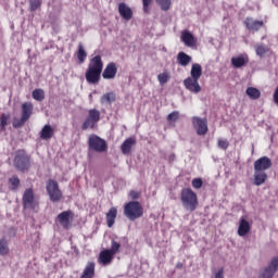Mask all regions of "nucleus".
<instances>
[{"label": "nucleus", "instance_id": "nucleus-5", "mask_svg": "<svg viewBox=\"0 0 278 278\" xmlns=\"http://www.w3.org/2000/svg\"><path fill=\"white\" fill-rule=\"evenodd\" d=\"M88 147L90 151H96V153H105L108 151V142L97 135L89 136Z\"/></svg>", "mask_w": 278, "mask_h": 278}, {"label": "nucleus", "instance_id": "nucleus-36", "mask_svg": "<svg viewBox=\"0 0 278 278\" xmlns=\"http://www.w3.org/2000/svg\"><path fill=\"white\" fill-rule=\"evenodd\" d=\"M113 255H116L121 251V244L116 240L111 241V249H109Z\"/></svg>", "mask_w": 278, "mask_h": 278}, {"label": "nucleus", "instance_id": "nucleus-7", "mask_svg": "<svg viewBox=\"0 0 278 278\" xmlns=\"http://www.w3.org/2000/svg\"><path fill=\"white\" fill-rule=\"evenodd\" d=\"M46 190L52 203H59V201L62 200V191L60 190V185H58V181L49 180Z\"/></svg>", "mask_w": 278, "mask_h": 278}, {"label": "nucleus", "instance_id": "nucleus-10", "mask_svg": "<svg viewBox=\"0 0 278 278\" xmlns=\"http://www.w3.org/2000/svg\"><path fill=\"white\" fill-rule=\"evenodd\" d=\"M193 129H195L198 136H205L207 134V119L198 116L192 117Z\"/></svg>", "mask_w": 278, "mask_h": 278}, {"label": "nucleus", "instance_id": "nucleus-20", "mask_svg": "<svg viewBox=\"0 0 278 278\" xmlns=\"http://www.w3.org/2000/svg\"><path fill=\"white\" fill-rule=\"evenodd\" d=\"M31 114H34V104L31 102H25L22 104V118L23 121H29Z\"/></svg>", "mask_w": 278, "mask_h": 278}, {"label": "nucleus", "instance_id": "nucleus-44", "mask_svg": "<svg viewBox=\"0 0 278 278\" xmlns=\"http://www.w3.org/2000/svg\"><path fill=\"white\" fill-rule=\"evenodd\" d=\"M152 2L153 0H142L144 14H149L150 12L149 5H151Z\"/></svg>", "mask_w": 278, "mask_h": 278}, {"label": "nucleus", "instance_id": "nucleus-9", "mask_svg": "<svg viewBox=\"0 0 278 278\" xmlns=\"http://www.w3.org/2000/svg\"><path fill=\"white\" fill-rule=\"evenodd\" d=\"M22 203L24 210H36V207H38V202H36V199L34 198L33 189H26L24 191Z\"/></svg>", "mask_w": 278, "mask_h": 278}, {"label": "nucleus", "instance_id": "nucleus-29", "mask_svg": "<svg viewBox=\"0 0 278 278\" xmlns=\"http://www.w3.org/2000/svg\"><path fill=\"white\" fill-rule=\"evenodd\" d=\"M94 277V263H88L80 278H92Z\"/></svg>", "mask_w": 278, "mask_h": 278}, {"label": "nucleus", "instance_id": "nucleus-39", "mask_svg": "<svg viewBox=\"0 0 278 278\" xmlns=\"http://www.w3.org/2000/svg\"><path fill=\"white\" fill-rule=\"evenodd\" d=\"M0 255H8V241L5 239L0 240Z\"/></svg>", "mask_w": 278, "mask_h": 278}, {"label": "nucleus", "instance_id": "nucleus-25", "mask_svg": "<svg viewBox=\"0 0 278 278\" xmlns=\"http://www.w3.org/2000/svg\"><path fill=\"white\" fill-rule=\"evenodd\" d=\"M118 214V211L116 207H111L109 212L106 213V223L108 227H114V223H116V216Z\"/></svg>", "mask_w": 278, "mask_h": 278}, {"label": "nucleus", "instance_id": "nucleus-42", "mask_svg": "<svg viewBox=\"0 0 278 278\" xmlns=\"http://www.w3.org/2000/svg\"><path fill=\"white\" fill-rule=\"evenodd\" d=\"M192 187L195 188V190H200V188H203V180L201 178H194L192 180Z\"/></svg>", "mask_w": 278, "mask_h": 278}, {"label": "nucleus", "instance_id": "nucleus-11", "mask_svg": "<svg viewBox=\"0 0 278 278\" xmlns=\"http://www.w3.org/2000/svg\"><path fill=\"white\" fill-rule=\"evenodd\" d=\"M273 167V161L268 156H262L254 162V170H261L265 173L268 168Z\"/></svg>", "mask_w": 278, "mask_h": 278}, {"label": "nucleus", "instance_id": "nucleus-19", "mask_svg": "<svg viewBox=\"0 0 278 278\" xmlns=\"http://www.w3.org/2000/svg\"><path fill=\"white\" fill-rule=\"evenodd\" d=\"M249 231H251V224L244 217H241L239 222L238 236L243 238V236H247Z\"/></svg>", "mask_w": 278, "mask_h": 278}, {"label": "nucleus", "instance_id": "nucleus-27", "mask_svg": "<svg viewBox=\"0 0 278 278\" xmlns=\"http://www.w3.org/2000/svg\"><path fill=\"white\" fill-rule=\"evenodd\" d=\"M177 62L180 66H188L192 62V56L188 55L186 52H179L177 55Z\"/></svg>", "mask_w": 278, "mask_h": 278}, {"label": "nucleus", "instance_id": "nucleus-32", "mask_svg": "<svg viewBox=\"0 0 278 278\" xmlns=\"http://www.w3.org/2000/svg\"><path fill=\"white\" fill-rule=\"evenodd\" d=\"M157 5H160L163 12H168L170 10L172 1L170 0H155Z\"/></svg>", "mask_w": 278, "mask_h": 278}, {"label": "nucleus", "instance_id": "nucleus-4", "mask_svg": "<svg viewBox=\"0 0 278 278\" xmlns=\"http://www.w3.org/2000/svg\"><path fill=\"white\" fill-rule=\"evenodd\" d=\"M14 167L21 173H25L31 168V159L24 150H18L13 160Z\"/></svg>", "mask_w": 278, "mask_h": 278}, {"label": "nucleus", "instance_id": "nucleus-30", "mask_svg": "<svg viewBox=\"0 0 278 278\" xmlns=\"http://www.w3.org/2000/svg\"><path fill=\"white\" fill-rule=\"evenodd\" d=\"M245 92H247L248 97H250V99H252L253 101H255V100L260 99V97H262V92H260L258 89L255 87H249Z\"/></svg>", "mask_w": 278, "mask_h": 278}, {"label": "nucleus", "instance_id": "nucleus-3", "mask_svg": "<svg viewBox=\"0 0 278 278\" xmlns=\"http://www.w3.org/2000/svg\"><path fill=\"white\" fill-rule=\"evenodd\" d=\"M142 214H144L142 204L138 201H130L124 206V215L128 220H137V218H142Z\"/></svg>", "mask_w": 278, "mask_h": 278}, {"label": "nucleus", "instance_id": "nucleus-43", "mask_svg": "<svg viewBox=\"0 0 278 278\" xmlns=\"http://www.w3.org/2000/svg\"><path fill=\"white\" fill-rule=\"evenodd\" d=\"M26 123L27 119H23V117H21L20 119H14L13 127H15V129H18V127H23Z\"/></svg>", "mask_w": 278, "mask_h": 278}, {"label": "nucleus", "instance_id": "nucleus-48", "mask_svg": "<svg viewBox=\"0 0 278 278\" xmlns=\"http://www.w3.org/2000/svg\"><path fill=\"white\" fill-rule=\"evenodd\" d=\"M274 103H276V105H278V87L276 88V90L274 92Z\"/></svg>", "mask_w": 278, "mask_h": 278}, {"label": "nucleus", "instance_id": "nucleus-21", "mask_svg": "<svg viewBox=\"0 0 278 278\" xmlns=\"http://www.w3.org/2000/svg\"><path fill=\"white\" fill-rule=\"evenodd\" d=\"M112 260H114V254H112L110 250H103L100 252L99 262L103 266H108V264H111Z\"/></svg>", "mask_w": 278, "mask_h": 278}, {"label": "nucleus", "instance_id": "nucleus-40", "mask_svg": "<svg viewBox=\"0 0 278 278\" xmlns=\"http://www.w3.org/2000/svg\"><path fill=\"white\" fill-rule=\"evenodd\" d=\"M178 119H179V112L178 111H174V112H172L167 115V121L169 123H175V121H178Z\"/></svg>", "mask_w": 278, "mask_h": 278}, {"label": "nucleus", "instance_id": "nucleus-33", "mask_svg": "<svg viewBox=\"0 0 278 278\" xmlns=\"http://www.w3.org/2000/svg\"><path fill=\"white\" fill-rule=\"evenodd\" d=\"M33 99H35V101H45V90L42 89H35L33 91Z\"/></svg>", "mask_w": 278, "mask_h": 278}, {"label": "nucleus", "instance_id": "nucleus-46", "mask_svg": "<svg viewBox=\"0 0 278 278\" xmlns=\"http://www.w3.org/2000/svg\"><path fill=\"white\" fill-rule=\"evenodd\" d=\"M129 197H130L134 201H136L137 199H140V192H139V191H134V190H131V191L129 192Z\"/></svg>", "mask_w": 278, "mask_h": 278}, {"label": "nucleus", "instance_id": "nucleus-18", "mask_svg": "<svg viewBox=\"0 0 278 278\" xmlns=\"http://www.w3.org/2000/svg\"><path fill=\"white\" fill-rule=\"evenodd\" d=\"M180 38L186 47H194L197 45V38L189 30H184Z\"/></svg>", "mask_w": 278, "mask_h": 278}, {"label": "nucleus", "instance_id": "nucleus-22", "mask_svg": "<svg viewBox=\"0 0 278 278\" xmlns=\"http://www.w3.org/2000/svg\"><path fill=\"white\" fill-rule=\"evenodd\" d=\"M132 147H136V139H134V138H128V139H126V140L123 142L122 147H121L122 153H123L124 155H129V153H131V148H132Z\"/></svg>", "mask_w": 278, "mask_h": 278}, {"label": "nucleus", "instance_id": "nucleus-47", "mask_svg": "<svg viewBox=\"0 0 278 278\" xmlns=\"http://www.w3.org/2000/svg\"><path fill=\"white\" fill-rule=\"evenodd\" d=\"M215 278H225L223 268L215 274Z\"/></svg>", "mask_w": 278, "mask_h": 278}, {"label": "nucleus", "instance_id": "nucleus-8", "mask_svg": "<svg viewBox=\"0 0 278 278\" xmlns=\"http://www.w3.org/2000/svg\"><path fill=\"white\" fill-rule=\"evenodd\" d=\"M101 121V112L97 109H90L89 110V115L85 119V122L81 125L83 131H86V129H93V127Z\"/></svg>", "mask_w": 278, "mask_h": 278}, {"label": "nucleus", "instance_id": "nucleus-45", "mask_svg": "<svg viewBox=\"0 0 278 278\" xmlns=\"http://www.w3.org/2000/svg\"><path fill=\"white\" fill-rule=\"evenodd\" d=\"M8 125V115L2 114L0 117V127L1 129H5V126Z\"/></svg>", "mask_w": 278, "mask_h": 278}, {"label": "nucleus", "instance_id": "nucleus-13", "mask_svg": "<svg viewBox=\"0 0 278 278\" xmlns=\"http://www.w3.org/2000/svg\"><path fill=\"white\" fill-rule=\"evenodd\" d=\"M73 216V211H64L60 213L56 220L63 227V229H68L71 227V217Z\"/></svg>", "mask_w": 278, "mask_h": 278}, {"label": "nucleus", "instance_id": "nucleus-49", "mask_svg": "<svg viewBox=\"0 0 278 278\" xmlns=\"http://www.w3.org/2000/svg\"><path fill=\"white\" fill-rule=\"evenodd\" d=\"M168 162L169 164H173V162H175V153L169 154Z\"/></svg>", "mask_w": 278, "mask_h": 278}, {"label": "nucleus", "instance_id": "nucleus-6", "mask_svg": "<svg viewBox=\"0 0 278 278\" xmlns=\"http://www.w3.org/2000/svg\"><path fill=\"white\" fill-rule=\"evenodd\" d=\"M278 271V256H274L267 266L258 270V278H273Z\"/></svg>", "mask_w": 278, "mask_h": 278}, {"label": "nucleus", "instance_id": "nucleus-23", "mask_svg": "<svg viewBox=\"0 0 278 278\" xmlns=\"http://www.w3.org/2000/svg\"><path fill=\"white\" fill-rule=\"evenodd\" d=\"M266 179H268L266 172L254 170V186H263V184H266Z\"/></svg>", "mask_w": 278, "mask_h": 278}, {"label": "nucleus", "instance_id": "nucleus-37", "mask_svg": "<svg viewBox=\"0 0 278 278\" xmlns=\"http://www.w3.org/2000/svg\"><path fill=\"white\" fill-rule=\"evenodd\" d=\"M42 5V2L40 0H29V11L36 12L38 8Z\"/></svg>", "mask_w": 278, "mask_h": 278}, {"label": "nucleus", "instance_id": "nucleus-31", "mask_svg": "<svg viewBox=\"0 0 278 278\" xmlns=\"http://www.w3.org/2000/svg\"><path fill=\"white\" fill-rule=\"evenodd\" d=\"M86 58H88V53H86V50L84 49V43H79L77 59L79 60L80 64H84V62H86Z\"/></svg>", "mask_w": 278, "mask_h": 278}, {"label": "nucleus", "instance_id": "nucleus-26", "mask_svg": "<svg viewBox=\"0 0 278 278\" xmlns=\"http://www.w3.org/2000/svg\"><path fill=\"white\" fill-rule=\"evenodd\" d=\"M190 75L191 79H201V75H203V67H201V64H192Z\"/></svg>", "mask_w": 278, "mask_h": 278}, {"label": "nucleus", "instance_id": "nucleus-14", "mask_svg": "<svg viewBox=\"0 0 278 278\" xmlns=\"http://www.w3.org/2000/svg\"><path fill=\"white\" fill-rule=\"evenodd\" d=\"M118 12L124 21H131L134 18V11L125 2L118 4Z\"/></svg>", "mask_w": 278, "mask_h": 278}, {"label": "nucleus", "instance_id": "nucleus-16", "mask_svg": "<svg viewBox=\"0 0 278 278\" xmlns=\"http://www.w3.org/2000/svg\"><path fill=\"white\" fill-rule=\"evenodd\" d=\"M233 68H242L249 64V56L247 54H240L231 59Z\"/></svg>", "mask_w": 278, "mask_h": 278}, {"label": "nucleus", "instance_id": "nucleus-38", "mask_svg": "<svg viewBox=\"0 0 278 278\" xmlns=\"http://www.w3.org/2000/svg\"><path fill=\"white\" fill-rule=\"evenodd\" d=\"M217 147L223 151H227V149H229V140L218 139Z\"/></svg>", "mask_w": 278, "mask_h": 278}, {"label": "nucleus", "instance_id": "nucleus-1", "mask_svg": "<svg viewBox=\"0 0 278 278\" xmlns=\"http://www.w3.org/2000/svg\"><path fill=\"white\" fill-rule=\"evenodd\" d=\"M101 73H103V60H101V55H96L90 60L85 73L86 81L91 85L99 84L101 81Z\"/></svg>", "mask_w": 278, "mask_h": 278}, {"label": "nucleus", "instance_id": "nucleus-15", "mask_svg": "<svg viewBox=\"0 0 278 278\" xmlns=\"http://www.w3.org/2000/svg\"><path fill=\"white\" fill-rule=\"evenodd\" d=\"M116 73H118V67H116V63L111 62L104 68L102 77L103 79H114L116 77Z\"/></svg>", "mask_w": 278, "mask_h": 278}, {"label": "nucleus", "instance_id": "nucleus-35", "mask_svg": "<svg viewBox=\"0 0 278 278\" xmlns=\"http://www.w3.org/2000/svg\"><path fill=\"white\" fill-rule=\"evenodd\" d=\"M9 182L11 184V190H18V186H21V179L17 176H12L9 178Z\"/></svg>", "mask_w": 278, "mask_h": 278}, {"label": "nucleus", "instance_id": "nucleus-17", "mask_svg": "<svg viewBox=\"0 0 278 278\" xmlns=\"http://www.w3.org/2000/svg\"><path fill=\"white\" fill-rule=\"evenodd\" d=\"M244 24L247 28L250 29L251 31H258L260 29H262V27H264V22L253 20L252 17H248L244 21Z\"/></svg>", "mask_w": 278, "mask_h": 278}, {"label": "nucleus", "instance_id": "nucleus-2", "mask_svg": "<svg viewBox=\"0 0 278 278\" xmlns=\"http://www.w3.org/2000/svg\"><path fill=\"white\" fill-rule=\"evenodd\" d=\"M180 201L187 212H194V210H197V206L199 205L197 193L190 188H185L181 190Z\"/></svg>", "mask_w": 278, "mask_h": 278}, {"label": "nucleus", "instance_id": "nucleus-28", "mask_svg": "<svg viewBox=\"0 0 278 278\" xmlns=\"http://www.w3.org/2000/svg\"><path fill=\"white\" fill-rule=\"evenodd\" d=\"M114 101H116V93L114 92H108V93H104L101 99H100V102L102 103V105H112V103H114Z\"/></svg>", "mask_w": 278, "mask_h": 278}, {"label": "nucleus", "instance_id": "nucleus-41", "mask_svg": "<svg viewBox=\"0 0 278 278\" xmlns=\"http://www.w3.org/2000/svg\"><path fill=\"white\" fill-rule=\"evenodd\" d=\"M157 79H159L161 86H164V84L168 83V74H166V73L159 74Z\"/></svg>", "mask_w": 278, "mask_h": 278}, {"label": "nucleus", "instance_id": "nucleus-24", "mask_svg": "<svg viewBox=\"0 0 278 278\" xmlns=\"http://www.w3.org/2000/svg\"><path fill=\"white\" fill-rule=\"evenodd\" d=\"M53 127L51 125H45L40 131V138L41 140H51L53 138Z\"/></svg>", "mask_w": 278, "mask_h": 278}, {"label": "nucleus", "instance_id": "nucleus-12", "mask_svg": "<svg viewBox=\"0 0 278 278\" xmlns=\"http://www.w3.org/2000/svg\"><path fill=\"white\" fill-rule=\"evenodd\" d=\"M184 86L189 92H193L194 94H199L201 92V85H199L198 78H186L184 80Z\"/></svg>", "mask_w": 278, "mask_h": 278}, {"label": "nucleus", "instance_id": "nucleus-34", "mask_svg": "<svg viewBox=\"0 0 278 278\" xmlns=\"http://www.w3.org/2000/svg\"><path fill=\"white\" fill-rule=\"evenodd\" d=\"M256 55H260V58H263V55H266V52L268 51V47L264 45H256L255 47Z\"/></svg>", "mask_w": 278, "mask_h": 278}]
</instances>
